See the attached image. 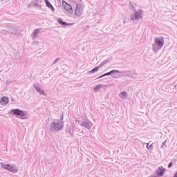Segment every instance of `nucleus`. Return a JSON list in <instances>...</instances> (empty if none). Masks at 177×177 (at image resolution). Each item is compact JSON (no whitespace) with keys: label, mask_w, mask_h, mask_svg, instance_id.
<instances>
[{"label":"nucleus","mask_w":177,"mask_h":177,"mask_svg":"<svg viewBox=\"0 0 177 177\" xmlns=\"http://www.w3.org/2000/svg\"><path fill=\"white\" fill-rule=\"evenodd\" d=\"M129 9L133 11L130 16V20L132 23H138L140 19L143 18V10L138 9L139 6L135 2L130 3L129 5Z\"/></svg>","instance_id":"nucleus-1"},{"label":"nucleus","mask_w":177,"mask_h":177,"mask_svg":"<svg viewBox=\"0 0 177 177\" xmlns=\"http://www.w3.org/2000/svg\"><path fill=\"white\" fill-rule=\"evenodd\" d=\"M64 115L63 113L60 114L58 119H56L50 124V130L51 132H59L64 128V122H63Z\"/></svg>","instance_id":"nucleus-2"},{"label":"nucleus","mask_w":177,"mask_h":177,"mask_svg":"<svg viewBox=\"0 0 177 177\" xmlns=\"http://www.w3.org/2000/svg\"><path fill=\"white\" fill-rule=\"evenodd\" d=\"M1 166L3 169L10 172L11 174H17L19 172V167L16 164H8V163H1Z\"/></svg>","instance_id":"nucleus-3"},{"label":"nucleus","mask_w":177,"mask_h":177,"mask_svg":"<svg viewBox=\"0 0 177 177\" xmlns=\"http://www.w3.org/2000/svg\"><path fill=\"white\" fill-rule=\"evenodd\" d=\"M62 8L66 13H67L68 15H73V13H74V10H73V6L68 4V3H67V1L64 0H62Z\"/></svg>","instance_id":"nucleus-4"},{"label":"nucleus","mask_w":177,"mask_h":177,"mask_svg":"<svg viewBox=\"0 0 177 177\" xmlns=\"http://www.w3.org/2000/svg\"><path fill=\"white\" fill-rule=\"evenodd\" d=\"M11 113L14 114L15 115H18L19 117H21V120H26L27 118V114H26V112L24 111L21 109H12L11 111Z\"/></svg>","instance_id":"nucleus-5"},{"label":"nucleus","mask_w":177,"mask_h":177,"mask_svg":"<svg viewBox=\"0 0 177 177\" xmlns=\"http://www.w3.org/2000/svg\"><path fill=\"white\" fill-rule=\"evenodd\" d=\"M84 12V7L81 5H77L76 8L75 9V15L76 17H81L82 16V13Z\"/></svg>","instance_id":"nucleus-6"},{"label":"nucleus","mask_w":177,"mask_h":177,"mask_svg":"<svg viewBox=\"0 0 177 177\" xmlns=\"http://www.w3.org/2000/svg\"><path fill=\"white\" fill-rule=\"evenodd\" d=\"M33 86L35 89H36L37 92L39 93V95H42L43 96H46V92H45V91L42 89V88H41V86L39 85V84L38 83L34 84Z\"/></svg>","instance_id":"nucleus-7"},{"label":"nucleus","mask_w":177,"mask_h":177,"mask_svg":"<svg viewBox=\"0 0 177 177\" xmlns=\"http://www.w3.org/2000/svg\"><path fill=\"white\" fill-rule=\"evenodd\" d=\"M154 43L158 45L160 48H162V46H164V37H155Z\"/></svg>","instance_id":"nucleus-8"},{"label":"nucleus","mask_w":177,"mask_h":177,"mask_svg":"<svg viewBox=\"0 0 177 177\" xmlns=\"http://www.w3.org/2000/svg\"><path fill=\"white\" fill-rule=\"evenodd\" d=\"M42 1L43 0H33L31 2V6L37 9H40V8H41V3H42Z\"/></svg>","instance_id":"nucleus-9"},{"label":"nucleus","mask_w":177,"mask_h":177,"mask_svg":"<svg viewBox=\"0 0 177 177\" xmlns=\"http://www.w3.org/2000/svg\"><path fill=\"white\" fill-rule=\"evenodd\" d=\"M81 127H84V128H86L87 129H91V127L93 125V123L91 121H84L80 122Z\"/></svg>","instance_id":"nucleus-10"},{"label":"nucleus","mask_w":177,"mask_h":177,"mask_svg":"<svg viewBox=\"0 0 177 177\" xmlns=\"http://www.w3.org/2000/svg\"><path fill=\"white\" fill-rule=\"evenodd\" d=\"M112 74H121V72L118 70H113L100 76L98 79L103 78V77H107V75H112Z\"/></svg>","instance_id":"nucleus-11"},{"label":"nucleus","mask_w":177,"mask_h":177,"mask_svg":"<svg viewBox=\"0 0 177 177\" xmlns=\"http://www.w3.org/2000/svg\"><path fill=\"white\" fill-rule=\"evenodd\" d=\"M11 34H14V35H20L21 30L16 27H12L10 29Z\"/></svg>","instance_id":"nucleus-12"},{"label":"nucleus","mask_w":177,"mask_h":177,"mask_svg":"<svg viewBox=\"0 0 177 177\" xmlns=\"http://www.w3.org/2000/svg\"><path fill=\"white\" fill-rule=\"evenodd\" d=\"M103 66H104V64L101 63L98 66L94 68L93 70L88 71V74H95V73H97V71H99L100 68H102V67H103Z\"/></svg>","instance_id":"nucleus-13"},{"label":"nucleus","mask_w":177,"mask_h":177,"mask_svg":"<svg viewBox=\"0 0 177 177\" xmlns=\"http://www.w3.org/2000/svg\"><path fill=\"white\" fill-rule=\"evenodd\" d=\"M165 172V168H164L162 166L159 167L157 169H156V174L157 175H158L159 176H162V175H164V173Z\"/></svg>","instance_id":"nucleus-14"},{"label":"nucleus","mask_w":177,"mask_h":177,"mask_svg":"<svg viewBox=\"0 0 177 177\" xmlns=\"http://www.w3.org/2000/svg\"><path fill=\"white\" fill-rule=\"evenodd\" d=\"M0 104L1 106H6L9 104V98L8 97H3L0 100Z\"/></svg>","instance_id":"nucleus-15"},{"label":"nucleus","mask_w":177,"mask_h":177,"mask_svg":"<svg viewBox=\"0 0 177 177\" xmlns=\"http://www.w3.org/2000/svg\"><path fill=\"white\" fill-rule=\"evenodd\" d=\"M119 97L122 100H125V99L128 98V93L126 91H122L119 94Z\"/></svg>","instance_id":"nucleus-16"},{"label":"nucleus","mask_w":177,"mask_h":177,"mask_svg":"<svg viewBox=\"0 0 177 177\" xmlns=\"http://www.w3.org/2000/svg\"><path fill=\"white\" fill-rule=\"evenodd\" d=\"M162 48L158 44L154 43L152 44V50L153 52L157 53Z\"/></svg>","instance_id":"nucleus-17"},{"label":"nucleus","mask_w":177,"mask_h":177,"mask_svg":"<svg viewBox=\"0 0 177 177\" xmlns=\"http://www.w3.org/2000/svg\"><path fill=\"white\" fill-rule=\"evenodd\" d=\"M47 8H48V9H50V10H51V12H55V8L53 7V6H52V4L50 3V2H49V1L48 0H44Z\"/></svg>","instance_id":"nucleus-18"},{"label":"nucleus","mask_w":177,"mask_h":177,"mask_svg":"<svg viewBox=\"0 0 177 177\" xmlns=\"http://www.w3.org/2000/svg\"><path fill=\"white\" fill-rule=\"evenodd\" d=\"M57 21L59 24H60L61 26H63L64 27H66V26H70V24H68L67 22L63 21V19H62V18H59L57 19Z\"/></svg>","instance_id":"nucleus-19"},{"label":"nucleus","mask_w":177,"mask_h":177,"mask_svg":"<svg viewBox=\"0 0 177 177\" xmlns=\"http://www.w3.org/2000/svg\"><path fill=\"white\" fill-rule=\"evenodd\" d=\"M102 88H103V85L97 84V85L94 86V87H93V92H99V91H100V89H102Z\"/></svg>","instance_id":"nucleus-20"},{"label":"nucleus","mask_w":177,"mask_h":177,"mask_svg":"<svg viewBox=\"0 0 177 177\" xmlns=\"http://www.w3.org/2000/svg\"><path fill=\"white\" fill-rule=\"evenodd\" d=\"M147 149L148 150H152V149H153V144L150 145V143H147Z\"/></svg>","instance_id":"nucleus-21"},{"label":"nucleus","mask_w":177,"mask_h":177,"mask_svg":"<svg viewBox=\"0 0 177 177\" xmlns=\"http://www.w3.org/2000/svg\"><path fill=\"white\" fill-rule=\"evenodd\" d=\"M37 34H39V29H35L33 31V35L35 37V35H37Z\"/></svg>","instance_id":"nucleus-22"},{"label":"nucleus","mask_w":177,"mask_h":177,"mask_svg":"<svg viewBox=\"0 0 177 177\" xmlns=\"http://www.w3.org/2000/svg\"><path fill=\"white\" fill-rule=\"evenodd\" d=\"M166 142H167V140L162 142V146H161V148H162V149L164 147V146H166V145H165V143H166Z\"/></svg>","instance_id":"nucleus-23"},{"label":"nucleus","mask_w":177,"mask_h":177,"mask_svg":"<svg viewBox=\"0 0 177 177\" xmlns=\"http://www.w3.org/2000/svg\"><path fill=\"white\" fill-rule=\"evenodd\" d=\"M172 167V162L169 163L168 168H171Z\"/></svg>","instance_id":"nucleus-24"},{"label":"nucleus","mask_w":177,"mask_h":177,"mask_svg":"<svg viewBox=\"0 0 177 177\" xmlns=\"http://www.w3.org/2000/svg\"><path fill=\"white\" fill-rule=\"evenodd\" d=\"M174 177H177V172L174 174Z\"/></svg>","instance_id":"nucleus-25"},{"label":"nucleus","mask_w":177,"mask_h":177,"mask_svg":"<svg viewBox=\"0 0 177 177\" xmlns=\"http://www.w3.org/2000/svg\"><path fill=\"white\" fill-rule=\"evenodd\" d=\"M79 1L81 2L82 0H79Z\"/></svg>","instance_id":"nucleus-26"}]
</instances>
